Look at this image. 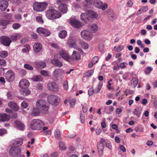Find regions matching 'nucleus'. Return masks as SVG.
Segmentation results:
<instances>
[{
	"instance_id": "f257e3e1",
	"label": "nucleus",
	"mask_w": 157,
	"mask_h": 157,
	"mask_svg": "<svg viewBox=\"0 0 157 157\" xmlns=\"http://www.w3.org/2000/svg\"><path fill=\"white\" fill-rule=\"evenodd\" d=\"M45 13L46 17L48 19L51 20L58 18L61 16V14L58 11L53 9L47 10Z\"/></svg>"
},
{
	"instance_id": "f03ea898",
	"label": "nucleus",
	"mask_w": 157,
	"mask_h": 157,
	"mask_svg": "<svg viewBox=\"0 0 157 157\" xmlns=\"http://www.w3.org/2000/svg\"><path fill=\"white\" fill-rule=\"evenodd\" d=\"M44 125V122L40 119H34L30 123V128L33 130H40Z\"/></svg>"
},
{
	"instance_id": "7ed1b4c3",
	"label": "nucleus",
	"mask_w": 157,
	"mask_h": 157,
	"mask_svg": "<svg viewBox=\"0 0 157 157\" xmlns=\"http://www.w3.org/2000/svg\"><path fill=\"white\" fill-rule=\"evenodd\" d=\"M48 6L46 2H35L33 4V10L36 12H41L44 11Z\"/></svg>"
},
{
	"instance_id": "20e7f679",
	"label": "nucleus",
	"mask_w": 157,
	"mask_h": 157,
	"mask_svg": "<svg viewBox=\"0 0 157 157\" xmlns=\"http://www.w3.org/2000/svg\"><path fill=\"white\" fill-rule=\"evenodd\" d=\"M45 101L40 99L38 100L36 103V107L41 110L47 111L49 109V107L46 105Z\"/></svg>"
},
{
	"instance_id": "39448f33",
	"label": "nucleus",
	"mask_w": 157,
	"mask_h": 157,
	"mask_svg": "<svg viewBox=\"0 0 157 157\" xmlns=\"http://www.w3.org/2000/svg\"><path fill=\"white\" fill-rule=\"evenodd\" d=\"M59 98L56 95L51 94L47 97L48 102L53 105H57L58 104Z\"/></svg>"
},
{
	"instance_id": "423d86ee",
	"label": "nucleus",
	"mask_w": 157,
	"mask_h": 157,
	"mask_svg": "<svg viewBox=\"0 0 157 157\" xmlns=\"http://www.w3.org/2000/svg\"><path fill=\"white\" fill-rule=\"evenodd\" d=\"M21 149L16 147H12L9 150L10 155L14 157H18L21 153Z\"/></svg>"
},
{
	"instance_id": "0eeeda50",
	"label": "nucleus",
	"mask_w": 157,
	"mask_h": 157,
	"mask_svg": "<svg viewBox=\"0 0 157 157\" xmlns=\"http://www.w3.org/2000/svg\"><path fill=\"white\" fill-rule=\"evenodd\" d=\"M47 86L48 89L53 92H57L59 89L58 85L54 82H48Z\"/></svg>"
},
{
	"instance_id": "6e6552de",
	"label": "nucleus",
	"mask_w": 157,
	"mask_h": 157,
	"mask_svg": "<svg viewBox=\"0 0 157 157\" xmlns=\"http://www.w3.org/2000/svg\"><path fill=\"white\" fill-rule=\"evenodd\" d=\"M58 55L65 61L70 62L71 57L68 52L66 51L61 50L59 51Z\"/></svg>"
},
{
	"instance_id": "1a4fd4ad",
	"label": "nucleus",
	"mask_w": 157,
	"mask_h": 157,
	"mask_svg": "<svg viewBox=\"0 0 157 157\" xmlns=\"http://www.w3.org/2000/svg\"><path fill=\"white\" fill-rule=\"evenodd\" d=\"M81 36L84 39L90 40L92 38V34L88 30H83L81 33Z\"/></svg>"
},
{
	"instance_id": "9d476101",
	"label": "nucleus",
	"mask_w": 157,
	"mask_h": 157,
	"mask_svg": "<svg viewBox=\"0 0 157 157\" xmlns=\"http://www.w3.org/2000/svg\"><path fill=\"white\" fill-rule=\"evenodd\" d=\"M0 41L2 44L6 46H9L12 42L9 37L6 36H1L0 38Z\"/></svg>"
},
{
	"instance_id": "9b49d317",
	"label": "nucleus",
	"mask_w": 157,
	"mask_h": 157,
	"mask_svg": "<svg viewBox=\"0 0 157 157\" xmlns=\"http://www.w3.org/2000/svg\"><path fill=\"white\" fill-rule=\"evenodd\" d=\"M94 5L96 7L99 9H101L102 10H105L108 7V5L103 3L99 0H95L94 2Z\"/></svg>"
},
{
	"instance_id": "f8f14e48",
	"label": "nucleus",
	"mask_w": 157,
	"mask_h": 157,
	"mask_svg": "<svg viewBox=\"0 0 157 157\" xmlns=\"http://www.w3.org/2000/svg\"><path fill=\"white\" fill-rule=\"evenodd\" d=\"M15 77V74L12 71L9 70L5 74L6 79L10 82L13 81Z\"/></svg>"
},
{
	"instance_id": "ddd939ff",
	"label": "nucleus",
	"mask_w": 157,
	"mask_h": 157,
	"mask_svg": "<svg viewBox=\"0 0 157 157\" xmlns=\"http://www.w3.org/2000/svg\"><path fill=\"white\" fill-rule=\"evenodd\" d=\"M36 31L40 35H41L45 36H48L50 34V32L49 30L42 27L38 28L37 29Z\"/></svg>"
},
{
	"instance_id": "4468645a",
	"label": "nucleus",
	"mask_w": 157,
	"mask_h": 157,
	"mask_svg": "<svg viewBox=\"0 0 157 157\" xmlns=\"http://www.w3.org/2000/svg\"><path fill=\"white\" fill-rule=\"evenodd\" d=\"M70 22L72 26L77 28H80L83 25L82 23L75 19H70Z\"/></svg>"
},
{
	"instance_id": "2eb2a0df",
	"label": "nucleus",
	"mask_w": 157,
	"mask_h": 157,
	"mask_svg": "<svg viewBox=\"0 0 157 157\" xmlns=\"http://www.w3.org/2000/svg\"><path fill=\"white\" fill-rule=\"evenodd\" d=\"M58 54L55 55L53 59L51 60V63L54 66L58 67H61L63 66L62 63L59 61L57 59L58 57Z\"/></svg>"
},
{
	"instance_id": "dca6fc26",
	"label": "nucleus",
	"mask_w": 157,
	"mask_h": 157,
	"mask_svg": "<svg viewBox=\"0 0 157 157\" xmlns=\"http://www.w3.org/2000/svg\"><path fill=\"white\" fill-rule=\"evenodd\" d=\"M29 84V82L28 80L25 79H22L19 82V86L21 89L28 88Z\"/></svg>"
},
{
	"instance_id": "f3484780",
	"label": "nucleus",
	"mask_w": 157,
	"mask_h": 157,
	"mask_svg": "<svg viewBox=\"0 0 157 157\" xmlns=\"http://www.w3.org/2000/svg\"><path fill=\"white\" fill-rule=\"evenodd\" d=\"M9 0H1L0 2V9L2 10H5L8 6Z\"/></svg>"
},
{
	"instance_id": "a211bd4d",
	"label": "nucleus",
	"mask_w": 157,
	"mask_h": 157,
	"mask_svg": "<svg viewBox=\"0 0 157 157\" xmlns=\"http://www.w3.org/2000/svg\"><path fill=\"white\" fill-rule=\"evenodd\" d=\"M34 51L36 53L39 52L42 50V45L40 43L36 42L34 45L33 46Z\"/></svg>"
},
{
	"instance_id": "6ab92c4d",
	"label": "nucleus",
	"mask_w": 157,
	"mask_h": 157,
	"mask_svg": "<svg viewBox=\"0 0 157 157\" xmlns=\"http://www.w3.org/2000/svg\"><path fill=\"white\" fill-rule=\"evenodd\" d=\"M71 56L73 59L78 61L81 59V56L80 53L79 52L74 51Z\"/></svg>"
},
{
	"instance_id": "aec40b11",
	"label": "nucleus",
	"mask_w": 157,
	"mask_h": 157,
	"mask_svg": "<svg viewBox=\"0 0 157 157\" xmlns=\"http://www.w3.org/2000/svg\"><path fill=\"white\" fill-rule=\"evenodd\" d=\"M59 10L63 13H66L67 12V6L65 4H60L58 6Z\"/></svg>"
},
{
	"instance_id": "412c9836",
	"label": "nucleus",
	"mask_w": 157,
	"mask_h": 157,
	"mask_svg": "<svg viewBox=\"0 0 157 157\" xmlns=\"http://www.w3.org/2000/svg\"><path fill=\"white\" fill-rule=\"evenodd\" d=\"M8 106L12 109L15 111H18L19 109V106L15 102L11 101L8 103Z\"/></svg>"
},
{
	"instance_id": "4be33fe9",
	"label": "nucleus",
	"mask_w": 157,
	"mask_h": 157,
	"mask_svg": "<svg viewBox=\"0 0 157 157\" xmlns=\"http://www.w3.org/2000/svg\"><path fill=\"white\" fill-rule=\"evenodd\" d=\"M15 124L17 127L18 129L23 130L25 128V126L24 124L20 121L16 120L14 121Z\"/></svg>"
},
{
	"instance_id": "5701e85b",
	"label": "nucleus",
	"mask_w": 157,
	"mask_h": 157,
	"mask_svg": "<svg viewBox=\"0 0 157 157\" xmlns=\"http://www.w3.org/2000/svg\"><path fill=\"white\" fill-rule=\"evenodd\" d=\"M97 147L99 155L102 156L103 154L104 145L103 143H98L97 144Z\"/></svg>"
},
{
	"instance_id": "b1692460",
	"label": "nucleus",
	"mask_w": 157,
	"mask_h": 157,
	"mask_svg": "<svg viewBox=\"0 0 157 157\" xmlns=\"http://www.w3.org/2000/svg\"><path fill=\"white\" fill-rule=\"evenodd\" d=\"M10 116L6 113L0 114V121H7L10 120Z\"/></svg>"
},
{
	"instance_id": "393cba45",
	"label": "nucleus",
	"mask_w": 157,
	"mask_h": 157,
	"mask_svg": "<svg viewBox=\"0 0 157 157\" xmlns=\"http://www.w3.org/2000/svg\"><path fill=\"white\" fill-rule=\"evenodd\" d=\"M87 12L89 20L90 18H96L98 16V15L97 13L94 11L88 10L87 11Z\"/></svg>"
},
{
	"instance_id": "a878e982",
	"label": "nucleus",
	"mask_w": 157,
	"mask_h": 157,
	"mask_svg": "<svg viewBox=\"0 0 157 157\" xmlns=\"http://www.w3.org/2000/svg\"><path fill=\"white\" fill-rule=\"evenodd\" d=\"M89 28L90 30L93 33L96 32L98 30V26L96 24H95L90 25Z\"/></svg>"
},
{
	"instance_id": "bb28decb",
	"label": "nucleus",
	"mask_w": 157,
	"mask_h": 157,
	"mask_svg": "<svg viewBox=\"0 0 157 157\" xmlns=\"http://www.w3.org/2000/svg\"><path fill=\"white\" fill-rule=\"evenodd\" d=\"M106 14L110 20H113L114 17L113 10L111 9H109L107 11Z\"/></svg>"
},
{
	"instance_id": "cd10ccee",
	"label": "nucleus",
	"mask_w": 157,
	"mask_h": 157,
	"mask_svg": "<svg viewBox=\"0 0 157 157\" xmlns=\"http://www.w3.org/2000/svg\"><path fill=\"white\" fill-rule=\"evenodd\" d=\"M80 18L81 20L85 22L87 21H89V17L88 15L87 12L85 13H82L80 15Z\"/></svg>"
},
{
	"instance_id": "c85d7f7f",
	"label": "nucleus",
	"mask_w": 157,
	"mask_h": 157,
	"mask_svg": "<svg viewBox=\"0 0 157 157\" xmlns=\"http://www.w3.org/2000/svg\"><path fill=\"white\" fill-rule=\"evenodd\" d=\"M20 92L21 94L26 96L30 94V91L28 88H21L20 89Z\"/></svg>"
},
{
	"instance_id": "c756f323",
	"label": "nucleus",
	"mask_w": 157,
	"mask_h": 157,
	"mask_svg": "<svg viewBox=\"0 0 157 157\" xmlns=\"http://www.w3.org/2000/svg\"><path fill=\"white\" fill-rule=\"evenodd\" d=\"M35 63L36 67L40 68H44L46 66V63L43 61L36 62Z\"/></svg>"
},
{
	"instance_id": "7c9ffc66",
	"label": "nucleus",
	"mask_w": 157,
	"mask_h": 157,
	"mask_svg": "<svg viewBox=\"0 0 157 157\" xmlns=\"http://www.w3.org/2000/svg\"><path fill=\"white\" fill-rule=\"evenodd\" d=\"M31 79L34 82H41L43 78L40 75H35L31 78Z\"/></svg>"
},
{
	"instance_id": "2f4dec72",
	"label": "nucleus",
	"mask_w": 157,
	"mask_h": 157,
	"mask_svg": "<svg viewBox=\"0 0 157 157\" xmlns=\"http://www.w3.org/2000/svg\"><path fill=\"white\" fill-rule=\"evenodd\" d=\"M63 73V70L60 69H56L53 73V75L55 77H58L62 75Z\"/></svg>"
},
{
	"instance_id": "473e14b6",
	"label": "nucleus",
	"mask_w": 157,
	"mask_h": 157,
	"mask_svg": "<svg viewBox=\"0 0 157 157\" xmlns=\"http://www.w3.org/2000/svg\"><path fill=\"white\" fill-rule=\"evenodd\" d=\"M67 36V32L65 30L60 31L58 33V36L61 39H64Z\"/></svg>"
},
{
	"instance_id": "72a5a7b5",
	"label": "nucleus",
	"mask_w": 157,
	"mask_h": 157,
	"mask_svg": "<svg viewBox=\"0 0 157 157\" xmlns=\"http://www.w3.org/2000/svg\"><path fill=\"white\" fill-rule=\"evenodd\" d=\"M54 136L57 140H59L61 138V133L59 130L56 129L55 130L54 133Z\"/></svg>"
},
{
	"instance_id": "f704fd0d",
	"label": "nucleus",
	"mask_w": 157,
	"mask_h": 157,
	"mask_svg": "<svg viewBox=\"0 0 157 157\" xmlns=\"http://www.w3.org/2000/svg\"><path fill=\"white\" fill-rule=\"evenodd\" d=\"M67 43L71 47L75 46L76 44V41L72 38H71L67 41Z\"/></svg>"
},
{
	"instance_id": "c9c22d12",
	"label": "nucleus",
	"mask_w": 157,
	"mask_h": 157,
	"mask_svg": "<svg viewBox=\"0 0 157 157\" xmlns=\"http://www.w3.org/2000/svg\"><path fill=\"white\" fill-rule=\"evenodd\" d=\"M138 82V79L136 77L133 78L131 80V84L133 87H135Z\"/></svg>"
},
{
	"instance_id": "e433bc0d",
	"label": "nucleus",
	"mask_w": 157,
	"mask_h": 157,
	"mask_svg": "<svg viewBox=\"0 0 157 157\" xmlns=\"http://www.w3.org/2000/svg\"><path fill=\"white\" fill-rule=\"evenodd\" d=\"M11 39L13 40H17L21 37V36L19 34H16L10 36Z\"/></svg>"
},
{
	"instance_id": "4c0bfd02",
	"label": "nucleus",
	"mask_w": 157,
	"mask_h": 157,
	"mask_svg": "<svg viewBox=\"0 0 157 157\" xmlns=\"http://www.w3.org/2000/svg\"><path fill=\"white\" fill-rule=\"evenodd\" d=\"M41 110L40 109H39L36 107V108H34L33 109L32 113L34 116H36L38 115L40 113V111Z\"/></svg>"
},
{
	"instance_id": "58836bf2",
	"label": "nucleus",
	"mask_w": 157,
	"mask_h": 157,
	"mask_svg": "<svg viewBox=\"0 0 157 157\" xmlns=\"http://www.w3.org/2000/svg\"><path fill=\"white\" fill-rule=\"evenodd\" d=\"M133 114L136 115L138 117H140L141 114V111L139 110V108L134 109V111L132 113Z\"/></svg>"
},
{
	"instance_id": "ea45409f",
	"label": "nucleus",
	"mask_w": 157,
	"mask_h": 157,
	"mask_svg": "<svg viewBox=\"0 0 157 157\" xmlns=\"http://www.w3.org/2000/svg\"><path fill=\"white\" fill-rule=\"evenodd\" d=\"M79 44L82 46V47L85 49H86L88 48L89 45L83 41H81L80 42Z\"/></svg>"
},
{
	"instance_id": "a19ab883",
	"label": "nucleus",
	"mask_w": 157,
	"mask_h": 157,
	"mask_svg": "<svg viewBox=\"0 0 157 157\" xmlns=\"http://www.w3.org/2000/svg\"><path fill=\"white\" fill-rule=\"evenodd\" d=\"M10 21L8 20H0V25L3 26H6L9 24Z\"/></svg>"
},
{
	"instance_id": "79ce46f5",
	"label": "nucleus",
	"mask_w": 157,
	"mask_h": 157,
	"mask_svg": "<svg viewBox=\"0 0 157 157\" xmlns=\"http://www.w3.org/2000/svg\"><path fill=\"white\" fill-rule=\"evenodd\" d=\"M40 73L42 75L45 77H49L50 76L49 72L46 71L41 70L40 71Z\"/></svg>"
},
{
	"instance_id": "37998d69",
	"label": "nucleus",
	"mask_w": 157,
	"mask_h": 157,
	"mask_svg": "<svg viewBox=\"0 0 157 157\" xmlns=\"http://www.w3.org/2000/svg\"><path fill=\"white\" fill-rule=\"evenodd\" d=\"M8 56V53L6 51H2L0 53V56L3 58L7 57Z\"/></svg>"
},
{
	"instance_id": "c03bdc74",
	"label": "nucleus",
	"mask_w": 157,
	"mask_h": 157,
	"mask_svg": "<svg viewBox=\"0 0 157 157\" xmlns=\"http://www.w3.org/2000/svg\"><path fill=\"white\" fill-rule=\"evenodd\" d=\"M6 62L4 59L0 58V66L1 67H5L6 66Z\"/></svg>"
},
{
	"instance_id": "a18cd8bd",
	"label": "nucleus",
	"mask_w": 157,
	"mask_h": 157,
	"mask_svg": "<svg viewBox=\"0 0 157 157\" xmlns=\"http://www.w3.org/2000/svg\"><path fill=\"white\" fill-rule=\"evenodd\" d=\"M24 67L27 70L32 71L33 69V67L31 65L28 64H25L24 65Z\"/></svg>"
},
{
	"instance_id": "49530a36",
	"label": "nucleus",
	"mask_w": 157,
	"mask_h": 157,
	"mask_svg": "<svg viewBox=\"0 0 157 157\" xmlns=\"http://www.w3.org/2000/svg\"><path fill=\"white\" fill-rule=\"evenodd\" d=\"M16 147H20L23 144V140L21 139L17 140L16 141Z\"/></svg>"
},
{
	"instance_id": "de8ad7c7",
	"label": "nucleus",
	"mask_w": 157,
	"mask_h": 157,
	"mask_svg": "<svg viewBox=\"0 0 157 157\" xmlns=\"http://www.w3.org/2000/svg\"><path fill=\"white\" fill-rule=\"evenodd\" d=\"M102 85L103 82H100L99 83L98 88L97 89H95V91L96 92V93H98L100 91L101 89V87H102Z\"/></svg>"
},
{
	"instance_id": "09e8293b",
	"label": "nucleus",
	"mask_w": 157,
	"mask_h": 157,
	"mask_svg": "<svg viewBox=\"0 0 157 157\" xmlns=\"http://www.w3.org/2000/svg\"><path fill=\"white\" fill-rule=\"evenodd\" d=\"M59 147L62 150H65L66 148V146L64 143L61 141H60L59 143Z\"/></svg>"
},
{
	"instance_id": "8fccbe9b",
	"label": "nucleus",
	"mask_w": 157,
	"mask_h": 157,
	"mask_svg": "<svg viewBox=\"0 0 157 157\" xmlns=\"http://www.w3.org/2000/svg\"><path fill=\"white\" fill-rule=\"evenodd\" d=\"M94 72V71L93 70H89L86 73L85 75L86 76L90 77L92 75Z\"/></svg>"
},
{
	"instance_id": "3c124183",
	"label": "nucleus",
	"mask_w": 157,
	"mask_h": 157,
	"mask_svg": "<svg viewBox=\"0 0 157 157\" xmlns=\"http://www.w3.org/2000/svg\"><path fill=\"white\" fill-rule=\"evenodd\" d=\"M28 105V104L25 101H23L21 104V107L22 108L25 109L26 108Z\"/></svg>"
},
{
	"instance_id": "603ef678",
	"label": "nucleus",
	"mask_w": 157,
	"mask_h": 157,
	"mask_svg": "<svg viewBox=\"0 0 157 157\" xmlns=\"http://www.w3.org/2000/svg\"><path fill=\"white\" fill-rule=\"evenodd\" d=\"M63 86V88L66 90H67L68 89V82L67 80H65L64 81Z\"/></svg>"
},
{
	"instance_id": "864d4df0",
	"label": "nucleus",
	"mask_w": 157,
	"mask_h": 157,
	"mask_svg": "<svg viewBox=\"0 0 157 157\" xmlns=\"http://www.w3.org/2000/svg\"><path fill=\"white\" fill-rule=\"evenodd\" d=\"M152 70V68L150 67H148L145 71V73L147 74H149Z\"/></svg>"
},
{
	"instance_id": "5fc2aeb1",
	"label": "nucleus",
	"mask_w": 157,
	"mask_h": 157,
	"mask_svg": "<svg viewBox=\"0 0 157 157\" xmlns=\"http://www.w3.org/2000/svg\"><path fill=\"white\" fill-rule=\"evenodd\" d=\"M6 133V130L3 128L0 129V136H2Z\"/></svg>"
},
{
	"instance_id": "6e6d98bb",
	"label": "nucleus",
	"mask_w": 157,
	"mask_h": 157,
	"mask_svg": "<svg viewBox=\"0 0 157 157\" xmlns=\"http://www.w3.org/2000/svg\"><path fill=\"white\" fill-rule=\"evenodd\" d=\"M12 26L14 29H17L20 27L21 25L18 23H14L13 24Z\"/></svg>"
},
{
	"instance_id": "4d7b16f0",
	"label": "nucleus",
	"mask_w": 157,
	"mask_h": 157,
	"mask_svg": "<svg viewBox=\"0 0 157 157\" xmlns=\"http://www.w3.org/2000/svg\"><path fill=\"white\" fill-rule=\"evenodd\" d=\"M99 60L98 57L97 56H95L92 59V61L94 62L93 63L95 64Z\"/></svg>"
},
{
	"instance_id": "13d9d810",
	"label": "nucleus",
	"mask_w": 157,
	"mask_h": 157,
	"mask_svg": "<svg viewBox=\"0 0 157 157\" xmlns=\"http://www.w3.org/2000/svg\"><path fill=\"white\" fill-rule=\"evenodd\" d=\"M94 90L93 87H91L89 89L88 91V94L90 95H91L93 94L94 93Z\"/></svg>"
},
{
	"instance_id": "bf43d9fd",
	"label": "nucleus",
	"mask_w": 157,
	"mask_h": 157,
	"mask_svg": "<svg viewBox=\"0 0 157 157\" xmlns=\"http://www.w3.org/2000/svg\"><path fill=\"white\" fill-rule=\"evenodd\" d=\"M124 48V46L122 45H119L116 48V51L117 52H120Z\"/></svg>"
},
{
	"instance_id": "052dcab7",
	"label": "nucleus",
	"mask_w": 157,
	"mask_h": 157,
	"mask_svg": "<svg viewBox=\"0 0 157 157\" xmlns=\"http://www.w3.org/2000/svg\"><path fill=\"white\" fill-rule=\"evenodd\" d=\"M52 132L50 130L44 131L43 133L44 135H49L50 136Z\"/></svg>"
},
{
	"instance_id": "680f3d73",
	"label": "nucleus",
	"mask_w": 157,
	"mask_h": 157,
	"mask_svg": "<svg viewBox=\"0 0 157 157\" xmlns=\"http://www.w3.org/2000/svg\"><path fill=\"white\" fill-rule=\"evenodd\" d=\"M80 120L82 123L83 124L84 123L85 120V117L81 114L80 115Z\"/></svg>"
},
{
	"instance_id": "e2e57ef3",
	"label": "nucleus",
	"mask_w": 157,
	"mask_h": 157,
	"mask_svg": "<svg viewBox=\"0 0 157 157\" xmlns=\"http://www.w3.org/2000/svg\"><path fill=\"white\" fill-rule=\"evenodd\" d=\"M36 21L41 23H43V21L42 19V18L39 16H37L36 17Z\"/></svg>"
},
{
	"instance_id": "0e129e2a",
	"label": "nucleus",
	"mask_w": 157,
	"mask_h": 157,
	"mask_svg": "<svg viewBox=\"0 0 157 157\" xmlns=\"http://www.w3.org/2000/svg\"><path fill=\"white\" fill-rule=\"evenodd\" d=\"M71 107H73L74 106L75 103V100L73 99L69 101Z\"/></svg>"
},
{
	"instance_id": "69168bd1",
	"label": "nucleus",
	"mask_w": 157,
	"mask_h": 157,
	"mask_svg": "<svg viewBox=\"0 0 157 157\" xmlns=\"http://www.w3.org/2000/svg\"><path fill=\"white\" fill-rule=\"evenodd\" d=\"M83 112L84 113H86L88 110L87 106L86 105L83 106L82 107Z\"/></svg>"
},
{
	"instance_id": "338daca9",
	"label": "nucleus",
	"mask_w": 157,
	"mask_h": 157,
	"mask_svg": "<svg viewBox=\"0 0 157 157\" xmlns=\"http://www.w3.org/2000/svg\"><path fill=\"white\" fill-rule=\"evenodd\" d=\"M51 46L53 48H56V49H59V46L58 44H55L54 43H52L51 44Z\"/></svg>"
},
{
	"instance_id": "774afa93",
	"label": "nucleus",
	"mask_w": 157,
	"mask_h": 157,
	"mask_svg": "<svg viewBox=\"0 0 157 157\" xmlns=\"http://www.w3.org/2000/svg\"><path fill=\"white\" fill-rule=\"evenodd\" d=\"M58 154L57 152H54L52 153L49 156V157H57L58 156Z\"/></svg>"
}]
</instances>
